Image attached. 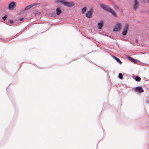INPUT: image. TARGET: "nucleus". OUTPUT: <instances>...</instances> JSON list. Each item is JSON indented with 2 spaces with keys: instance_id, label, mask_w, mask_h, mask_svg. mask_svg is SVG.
<instances>
[{
  "instance_id": "nucleus-1",
  "label": "nucleus",
  "mask_w": 149,
  "mask_h": 149,
  "mask_svg": "<svg viewBox=\"0 0 149 149\" xmlns=\"http://www.w3.org/2000/svg\"><path fill=\"white\" fill-rule=\"evenodd\" d=\"M100 6L105 10L111 13L115 17L117 16V15L116 13L113 10H112L110 8H109L108 6L105 5L104 4H102L100 5Z\"/></svg>"
},
{
  "instance_id": "nucleus-2",
  "label": "nucleus",
  "mask_w": 149,
  "mask_h": 149,
  "mask_svg": "<svg viewBox=\"0 0 149 149\" xmlns=\"http://www.w3.org/2000/svg\"><path fill=\"white\" fill-rule=\"evenodd\" d=\"M122 28V25L120 23H117L116 24L115 27L113 29L114 31H120Z\"/></svg>"
},
{
  "instance_id": "nucleus-3",
  "label": "nucleus",
  "mask_w": 149,
  "mask_h": 149,
  "mask_svg": "<svg viewBox=\"0 0 149 149\" xmlns=\"http://www.w3.org/2000/svg\"><path fill=\"white\" fill-rule=\"evenodd\" d=\"M138 0H134V1L133 8L134 10H136L139 6V3Z\"/></svg>"
},
{
  "instance_id": "nucleus-4",
  "label": "nucleus",
  "mask_w": 149,
  "mask_h": 149,
  "mask_svg": "<svg viewBox=\"0 0 149 149\" xmlns=\"http://www.w3.org/2000/svg\"><path fill=\"white\" fill-rule=\"evenodd\" d=\"M129 26L127 24H126L123 27V31L122 32V34L124 36H125L127 32V31L128 29Z\"/></svg>"
},
{
  "instance_id": "nucleus-5",
  "label": "nucleus",
  "mask_w": 149,
  "mask_h": 149,
  "mask_svg": "<svg viewBox=\"0 0 149 149\" xmlns=\"http://www.w3.org/2000/svg\"><path fill=\"white\" fill-rule=\"evenodd\" d=\"M64 5L68 7H72L74 5V3L72 2H67L65 1Z\"/></svg>"
},
{
  "instance_id": "nucleus-6",
  "label": "nucleus",
  "mask_w": 149,
  "mask_h": 149,
  "mask_svg": "<svg viewBox=\"0 0 149 149\" xmlns=\"http://www.w3.org/2000/svg\"><path fill=\"white\" fill-rule=\"evenodd\" d=\"M135 91L138 93H142L144 92V90L140 86L136 87L134 89Z\"/></svg>"
},
{
  "instance_id": "nucleus-7",
  "label": "nucleus",
  "mask_w": 149,
  "mask_h": 149,
  "mask_svg": "<svg viewBox=\"0 0 149 149\" xmlns=\"http://www.w3.org/2000/svg\"><path fill=\"white\" fill-rule=\"evenodd\" d=\"M103 20H101L100 22H99L97 24V27L98 29H101L103 26Z\"/></svg>"
},
{
  "instance_id": "nucleus-8",
  "label": "nucleus",
  "mask_w": 149,
  "mask_h": 149,
  "mask_svg": "<svg viewBox=\"0 0 149 149\" xmlns=\"http://www.w3.org/2000/svg\"><path fill=\"white\" fill-rule=\"evenodd\" d=\"M93 14V10H90L89 11L87 12L86 14V16L88 18L91 17Z\"/></svg>"
},
{
  "instance_id": "nucleus-9",
  "label": "nucleus",
  "mask_w": 149,
  "mask_h": 149,
  "mask_svg": "<svg viewBox=\"0 0 149 149\" xmlns=\"http://www.w3.org/2000/svg\"><path fill=\"white\" fill-rule=\"evenodd\" d=\"M15 6V3L13 2H11L9 5L8 9L10 10H12Z\"/></svg>"
},
{
  "instance_id": "nucleus-10",
  "label": "nucleus",
  "mask_w": 149,
  "mask_h": 149,
  "mask_svg": "<svg viewBox=\"0 0 149 149\" xmlns=\"http://www.w3.org/2000/svg\"><path fill=\"white\" fill-rule=\"evenodd\" d=\"M37 4H38L36 3H33L32 4L29 5V6H27L24 9V10H28L30 8H31L33 6L35 5H37Z\"/></svg>"
},
{
  "instance_id": "nucleus-11",
  "label": "nucleus",
  "mask_w": 149,
  "mask_h": 149,
  "mask_svg": "<svg viewBox=\"0 0 149 149\" xmlns=\"http://www.w3.org/2000/svg\"><path fill=\"white\" fill-rule=\"evenodd\" d=\"M56 11L57 15H59L62 13V11L58 8L56 9Z\"/></svg>"
},
{
  "instance_id": "nucleus-12",
  "label": "nucleus",
  "mask_w": 149,
  "mask_h": 149,
  "mask_svg": "<svg viewBox=\"0 0 149 149\" xmlns=\"http://www.w3.org/2000/svg\"><path fill=\"white\" fill-rule=\"evenodd\" d=\"M113 57L114 59H115L116 60V61L118 62L119 64H122L121 61H120V60L118 58H117V57H115V56H113Z\"/></svg>"
},
{
  "instance_id": "nucleus-13",
  "label": "nucleus",
  "mask_w": 149,
  "mask_h": 149,
  "mask_svg": "<svg viewBox=\"0 0 149 149\" xmlns=\"http://www.w3.org/2000/svg\"><path fill=\"white\" fill-rule=\"evenodd\" d=\"M135 80L137 81H139L141 80V79L140 78V77H138V76L136 77H135Z\"/></svg>"
},
{
  "instance_id": "nucleus-14",
  "label": "nucleus",
  "mask_w": 149,
  "mask_h": 149,
  "mask_svg": "<svg viewBox=\"0 0 149 149\" xmlns=\"http://www.w3.org/2000/svg\"><path fill=\"white\" fill-rule=\"evenodd\" d=\"M86 7H84L81 10V13L82 14H84L85 13L86 10Z\"/></svg>"
},
{
  "instance_id": "nucleus-15",
  "label": "nucleus",
  "mask_w": 149,
  "mask_h": 149,
  "mask_svg": "<svg viewBox=\"0 0 149 149\" xmlns=\"http://www.w3.org/2000/svg\"><path fill=\"white\" fill-rule=\"evenodd\" d=\"M129 59L131 60L132 62H133L134 63H137V62L134 59L132 58L131 57H129Z\"/></svg>"
},
{
  "instance_id": "nucleus-16",
  "label": "nucleus",
  "mask_w": 149,
  "mask_h": 149,
  "mask_svg": "<svg viewBox=\"0 0 149 149\" xmlns=\"http://www.w3.org/2000/svg\"><path fill=\"white\" fill-rule=\"evenodd\" d=\"M50 15L51 17H55L56 16V14L55 13H50Z\"/></svg>"
},
{
  "instance_id": "nucleus-17",
  "label": "nucleus",
  "mask_w": 149,
  "mask_h": 149,
  "mask_svg": "<svg viewBox=\"0 0 149 149\" xmlns=\"http://www.w3.org/2000/svg\"><path fill=\"white\" fill-rule=\"evenodd\" d=\"M65 1L64 0H57V2L62 3L64 4V2H65Z\"/></svg>"
},
{
  "instance_id": "nucleus-18",
  "label": "nucleus",
  "mask_w": 149,
  "mask_h": 149,
  "mask_svg": "<svg viewBox=\"0 0 149 149\" xmlns=\"http://www.w3.org/2000/svg\"><path fill=\"white\" fill-rule=\"evenodd\" d=\"M120 79H122L123 78V75L121 73H120L118 75Z\"/></svg>"
},
{
  "instance_id": "nucleus-19",
  "label": "nucleus",
  "mask_w": 149,
  "mask_h": 149,
  "mask_svg": "<svg viewBox=\"0 0 149 149\" xmlns=\"http://www.w3.org/2000/svg\"><path fill=\"white\" fill-rule=\"evenodd\" d=\"M7 18V16L6 15H5L3 17H2V18L4 21H5L6 20Z\"/></svg>"
},
{
  "instance_id": "nucleus-20",
  "label": "nucleus",
  "mask_w": 149,
  "mask_h": 149,
  "mask_svg": "<svg viewBox=\"0 0 149 149\" xmlns=\"http://www.w3.org/2000/svg\"><path fill=\"white\" fill-rule=\"evenodd\" d=\"M41 13L40 12H37V13H35V15H40V14Z\"/></svg>"
},
{
  "instance_id": "nucleus-21",
  "label": "nucleus",
  "mask_w": 149,
  "mask_h": 149,
  "mask_svg": "<svg viewBox=\"0 0 149 149\" xmlns=\"http://www.w3.org/2000/svg\"><path fill=\"white\" fill-rule=\"evenodd\" d=\"M10 22L11 23V24H13V20H10Z\"/></svg>"
},
{
  "instance_id": "nucleus-22",
  "label": "nucleus",
  "mask_w": 149,
  "mask_h": 149,
  "mask_svg": "<svg viewBox=\"0 0 149 149\" xmlns=\"http://www.w3.org/2000/svg\"><path fill=\"white\" fill-rule=\"evenodd\" d=\"M23 19V18H20L19 19V20L20 21H22Z\"/></svg>"
},
{
  "instance_id": "nucleus-23",
  "label": "nucleus",
  "mask_w": 149,
  "mask_h": 149,
  "mask_svg": "<svg viewBox=\"0 0 149 149\" xmlns=\"http://www.w3.org/2000/svg\"><path fill=\"white\" fill-rule=\"evenodd\" d=\"M147 2H148V3H149V0H148L147 1Z\"/></svg>"
}]
</instances>
